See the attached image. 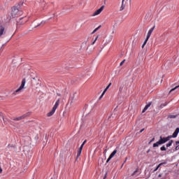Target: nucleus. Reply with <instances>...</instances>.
<instances>
[{"label": "nucleus", "mask_w": 179, "mask_h": 179, "mask_svg": "<svg viewBox=\"0 0 179 179\" xmlns=\"http://www.w3.org/2000/svg\"><path fill=\"white\" fill-rule=\"evenodd\" d=\"M20 5H23V3H20L17 6H13L11 11L12 17H16V16L19 15V12L20 10Z\"/></svg>", "instance_id": "1"}, {"label": "nucleus", "mask_w": 179, "mask_h": 179, "mask_svg": "<svg viewBox=\"0 0 179 179\" xmlns=\"http://www.w3.org/2000/svg\"><path fill=\"white\" fill-rule=\"evenodd\" d=\"M166 142H168L167 138L166 137H163L162 136H159V139L158 141H157L156 143H155L152 145L153 148H159V146H160V145H164V143H166Z\"/></svg>", "instance_id": "2"}, {"label": "nucleus", "mask_w": 179, "mask_h": 179, "mask_svg": "<svg viewBox=\"0 0 179 179\" xmlns=\"http://www.w3.org/2000/svg\"><path fill=\"white\" fill-rule=\"evenodd\" d=\"M166 142H168L167 138L166 137H163L162 136H159V139L158 141H157L156 143H155L152 145L153 148H159V146H160V145H164V143H166Z\"/></svg>", "instance_id": "3"}, {"label": "nucleus", "mask_w": 179, "mask_h": 179, "mask_svg": "<svg viewBox=\"0 0 179 179\" xmlns=\"http://www.w3.org/2000/svg\"><path fill=\"white\" fill-rule=\"evenodd\" d=\"M59 106V99H58L56 102L54 106L52 107L50 112L48 113L47 117H51L54 115V113H55L57 108H58V106Z\"/></svg>", "instance_id": "4"}, {"label": "nucleus", "mask_w": 179, "mask_h": 179, "mask_svg": "<svg viewBox=\"0 0 179 179\" xmlns=\"http://www.w3.org/2000/svg\"><path fill=\"white\" fill-rule=\"evenodd\" d=\"M178 134H179V127H177L175 130V131L173 133V135L171 136H168L166 138V141H170V139H171V138H177V136H178Z\"/></svg>", "instance_id": "5"}, {"label": "nucleus", "mask_w": 179, "mask_h": 179, "mask_svg": "<svg viewBox=\"0 0 179 179\" xmlns=\"http://www.w3.org/2000/svg\"><path fill=\"white\" fill-rule=\"evenodd\" d=\"M24 85H26V78L22 79L21 85L15 90V93H19V92L22 90V89H24Z\"/></svg>", "instance_id": "6"}, {"label": "nucleus", "mask_w": 179, "mask_h": 179, "mask_svg": "<svg viewBox=\"0 0 179 179\" xmlns=\"http://www.w3.org/2000/svg\"><path fill=\"white\" fill-rule=\"evenodd\" d=\"M104 9V6H101L100 8L96 10L92 15V16H97V15H100L101 12H103V10Z\"/></svg>", "instance_id": "7"}, {"label": "nucleus", "mask_w": 179, "mask_h": 179, "mask_svg": "<svg viewBox=\"0 0 179 179\" xmlns=\"http://www.w3.org/2000/svg\"><path fill=\"white\" fill-rule=\"evenodd\" d=\"M111 86V83H110L108 86L105 88V90H103V92H102L101 95L99 97V100L103 97V96H104V94H106V92H107V90H108V89H110V87Z\"/></svg>", "instance_id": "8"}, {"label": "nucleus", "mask_w": 179, "mask_h": 179, "mask_svg": "<svg viewBox=\"0 0 179 179\" xmlns=\"http://www.w3.org/2000/svg\"><path fill=\"white\" fill-rule=\"evenodd\" d=\"M3 34H6V31H5V27L0 26V37H2Z\"/></svg>", "instance_id": "9"}, {"label": "nucleus", "mask_w": 179, "mask_h": 179, "mask_svg": "<svg viewBox=\"0 0 179 179\" xmlns=\"http://www.w3.org/2000/svg\"><path fill=\"white\" fill-rule=\"evenodd\" d=\"M162 164H167V162L165 161L158 164L157 166L153 170V173L157 171V170H159V169L162 167Z\"/></svg>", "instance_id": "10"}, {"label": "nucleus", "mask_w": 179, "mask_h": 179, "mask_svg": "<svg viewBox=\"0 0 179 179\" xmlns=\"http://www.w3.org/2000/svg\"><path fill=\"white\" fill-rule=\"evenodd\" d=\"M150 106H152V101L149 102L148 103H147L145 105V106L144 107V108L142 110V113H145L146 110H148V108H149V107H150Z\"/></svg>", "instance_id": "11"}, {"label": "nucleus", "mask_w": 179, "mask_h": 179, "mask_svg": "<svg viewBox=\"0 0 179 179\" xmlns=\"http://www.w3.org/2000/svg\"><path fill=\"white\" fill-rule=\"evenodd\" d=\"M150 106H152V101L149 102L148 103H147L145 105V106L144 107V108L142 110V113H145L146 110H148V108H149V107H150Z\"/></svg>", "instance_id": "12"}, {"label": "nucleus", "mask_w": 179, "mask_h": 179, "mask_svg": "<svg viewBox=\"0 0 179 179\" xmlns=\"http://www.w3.org/2000/svg\"><path fill=\"white\" fill-rule=\"evenodd\" d=\"M30 115H31V112H27L24 113V115H22V120L27 118V117H30Z\"/></svg>", "instance_id": "13"}, {"label": "nucleus", "mask_w": 179, "mask_h": 179, "mask_svg": "<svg viewBox=\"0 0 179 179\" xmlns=\"http://www.w3.org/2000/svg\"><path fill=\"white\" fill-rule=\"evenodd\" d=\"M0 117H2L3 122L6 123L9 121V120H8V118H5V117H3V113H2V112L0 113Z\"/></svg>", "instance_id": "14"}, {"label": "nucleus", "mask_w": 179, "mask_h": 179, "mask_svg": "<svg viewBox=\"0 0 179 179\" xmlns=\"http://www.w3.org/2000/svg\"><path fill=\"white\" fill-rule=\"evenodd\" d=\"M80 155H82V151L80 150H78L76 162H78V159H79V157H80Z\"/></svg>", "instance_id": "15"}, {"label": "nucleus", "mask_w": 179, "mask_h": 179, "mask_svg": "<svg viewBox=\"0 0 179 179\" xmlns=\"http://www.w3.org/2000/svg\"><path fill=\"white\" fill-rule=\"evenodd\" d=\"M124 1L125 0H122V5H121L120 8V12L124 10V9H125V5H124Z\"/></svg>", "instance_id": "16"}, {"label": "nucleus", "mask_w": 179, "mask_h": 179, "mask_svg": "<svg viewBox=\"0 0 179 179\" xmlns=\"http://www.w3.org/2000/svg\"><path fill=\"white\" fill-rule=\"evenodd\" d=\"M174 143V141L170 140L168 143L166 144V148H170L171 145Z\"/></svg>", "instance_id": "17"}, {"label": "nucleus", "mask_w": 179, "mask_h": 179, "mask_svg": "<svg viewBox=\"0 0 179 179\" xmlns=\"http://www.w3.org/2000/svg\"><path fill=\"white\" fill-rule=\"evenodd\" d=\"M169 104V103L165 102L164 103H162L159 106V110H162V108H163L164 107H166V106H167Z\"/></svg>", "instance_id": "18"}, {"label": "nucleus", "mask_w": 179, "mask_h": 179, "mask_svg": "<svg viewBox=\"0 0 179 179\" xmlns=\"http://www.w3.org/2000/svg\"><path fill=\"white\" fill-rule=\"evenodd\" d=\"M115 155H117V150H114L113 152L110 155L109 157L113 159V157L115 156Z\"/></svg>", "instance_id": "19"}, {"label": "nucleus", "mask_w": 179, "mask_h": 179, "mask_svg": "<svg viewBox=\"0 0 179 179\" xmlns=\"http://www.w3.org/2000/svg\"><path fill=\"white\" fill-rule=\"evenodd\" d=\"M17 23H19L20 24H24V23H26V21L23 22V17H22V18H20V20L17 22Z\"/></svg>", "instance_id": "20"}, {"label": "nucleus", "mask_w": 179, "mask_h": 179, "mask_svg": "<svg viewBox=\"0 0 179 179\" xmlns=\"http://www.w3.org/2000/svg\"><path fill=\"white\" fill-rule=\"evenodd\" d=\"M13 121H20V120H23V117L22 116H20L18 117H13Z\"/></svg>", "instance_id": "21"}, {"label": "nucleus", "mask_w": 179, "mask_h": 179, "mask_svg": "<svg viewBox=\"0 0 179 179\" xmlns=\"http://www.w3.org/2000/svg\"><path fill=\"white\" fill-rule=\"evenodd\" d=\"M99 29H101V25H99L98 27H96V28L92 32V34H94V33H96V31H97L98 30H99Z\"/></svg>", "instance_id": "22"}, {"label": "nucleus", "mask_w": 179, "mask_h": 179, "mask_svg": "<svg viewBox=\"0 0 179 179\" xmlns=\"http://www.w3.org/2000/svg\"><path fill=\"white\" fill-rule=\"evenodd\" d=\"M8 149H10V148H12L11 149V150H13V151H15V145H10V144H8Z\"/></svg>", "instance_id": "23"}, {"label": "nucleus", "mask_w": 179, "mask_h": 179, "mask_svg": "<svg viewBox=\"0 0 179 179\" xmlns=\"http://www.w3.org/2000/svg\"><path fill=\"white\" fill-rule=\"evenodd\" d=\"M160 150L162 152H166V150H167V148H166V146L165 145H162L161 148H160Z\"/></svg>", "instance_id": "24"}, {"label": "nucleus", "mask_w": 179, "mask_h": 179, "mask_svg": "<svg viewBox=\"0 0 179 179\" xmlns=\"http://www.w3.org/2000/svg\"><path fill=\"white\" fill-rule=\"evenodd\" d=\"M155 27H156L154 26L152 28H151V29L148 31V34H152V33H153V30H155Z\"/></svg>", "instance_id": "25"}, {"label": "nucleus", "mask_w": 179, "mask_h": 179, "mask_svg": "<svg viewBox=\"0 0 179 179\" xmlns=\"http://www.w3.org/2000/svg\"><path fill=\"white\" fill-rule=\"evenodd\" d=\"M138 171H139V169H136V170H135L134 173L131 174V177H134V176H136Z\"/></svg>", "instance_id": "26"}, {"label": "nucleus", "mask_w": 179, "mask_h": 179, "mask_svg": "<svg viewBox=\"0 0 179 179\" xmlns=\"http://www.w3.org/2000/svg\"><path fill=\"white\" fill-rule=\"evenodd\" d=\"M45 23V22H41L40 24H38V25H36V27H35V29H37V27H40V25L41 24H44Z\"/></svg>", "instance_id": "27"}, {"label": "nucleus", "mask_w": 179, "mask_h": 179, "mask_svg": "<svg viewBox=\"0 0 179 179\" xmlns=\"http://www.w3.org/2000/svg\"><path fill=\"white\" fill-rule=\"evenodd\" d=\"M145 131V129H142L139 132H137L136 135H140V134H142L143 131Z\"/></svg>", "instance_id": "28"}, {"label": "nucleus", "mask_w": 179, "mask_h": 179, "mask_svg": "<svg viewBox=\"0 0 179 179\" xmlns=\"http://www.w3.org/2000/svg\"><path fill=\"white\" fill-rule=\"evenodd\" d=\"M150 36H152V34L148 33L145 40H149V38H150Z\"/></svg>", "instance_id": "29"}, {"label": "nucleus", "mask_w": 179, "mask_h": 179, "mask_svg": "<svg viewBox=\"0 0 179 179\" xmlns=\"http://www.w3.org/2000/svg\"><path fill=\"white\" fill-rule=\"evenodd\" d=\"M150 36H152V34L148 33L145 40H149V38H150Z\"/></svg>", "instance_id": "30"}, {"label": "nucleus", "mask_w": 179, "mask_h": 179, "mask_svg": "<svg viewBox=\"0 0 179 179\" xmlns=\"http://www.w3.org/2000/svg\"><path fill=\"white\" fill-rule=\"evenodd\" d=\"M75 99V94H73V96H71V104H72V103H73V99Z\"/></svg>", "instance_id": "31"}, {"label": "nucleus", "mask_w": 179, "mask_h": 179, "mask_svg": "<svg viewBox=\"0 0 179 179\" xmlns=\"http://www.w3.org/2000/svg\"><path fill=\"white\" fill-rule=\"evenodd\" d=\"M85 145H83V144H81V145L80 146V148H78V150H83V147H84Z\"/></svg>", "instance_id": "32"}, {"label": "nucleus", "mask_w": 179, "mask_h": 179, "mask_svg": "<svg viewBox=\"0 0 179 179\" xmlns=\"http://www.w3.org/2000/svg\"><path fill=\"white\" fill-rule=\"evenodd\" d=\"M122 89H124V86L121 85L119 88V92L121 93L122 92Z\"/></svg>", "instance_id": "33"}, {"label": "nucleus", "mask_w": 179, "mask_h": 179, "mask_svg": "<svg viewBox=\"0 0 179 179\" xmlns=\"http://www.w3.org/2000/svg\"><path fill=\"white\" fill-rule=\"evenodd\" d=\"M97 38H99V36H97L95 39L94 40V41L92 42V45L94 44V43H96V41H97Z\"/></svg>", "instance_id": "34"}, {"label": "nucleus", "mask_w": 179, "mask_h": 179, "mask_svg": "<svg viewBox=\"0 0 179 179\" xmlns=\"http://www.w3.org/2000/svg\"><path fill=\"white\" fill-rule=\"evenodd\" d=\"M125 62V59L122 60L120 64V66H122V65H124V63Z\"/></svg>", "instance_id": "35"}, {"label": "nucleus", "mask_w": 179, "mask_h": 179, "mask_svg": "<svg viewBox=\"0 0 179 179\" xmlns=\"http://www.w3.org/2000/svg\"><path fill=\"white\" fill-rule=\"evenodd\" d=\"M148 39H145L143 42V45H146L147 43H148Z\"/></svg>", "instance_id": "36"}, {"label": "nucleus", "mask_w": 179, "mask_h": 179, "mask_svg": "<svg viewBox=\"0 0 179 179\" xmlns=\"http://www.w3.org/2000/svg\"><path fill=\"white\" fill-rule=\"evenodd\" d=\"M176 117H177V115H171L170 116V118H176Z\"/></svg>", "instance_id": "37"}, {"label": "nucleus", "mask_w": 179, "mask_h": 179, "mask_svg": "<svg viewBox=\"0 0 179 179\" xmlns=\"http://www.w3.org/2000/svg\"><path fill=\"white\" fill-rule=\"evenodd\" d=\"M152 142H155V137H153L150 141L149 142V143H152Z\"/></svg>", "instance_id": "38"}, {"label": "nucleus", "mask_w": 179, "mask_h": 179, "mask_svg": "<svg viewBox=\"0 0 179 179\" xmlns=\"http://www.w3.org/2000/svg\"><path fill=\"white\" fill-rule=\"evenodd\" d=\"M86 142H87V140H85L81 145H84L86 144Z\"/></svg>", "instance_id": "39"}, {"label": "nucleus", "mask_w": 179, "mask_h": 179, "mask_svg": "<svg viewBox=\"0 0 179 179\" xmlns=\"http://www.w3.org/2000/svg\"><path fill=\"white\" fill-rule=\"evenodd\" d=\"M113 158H110V157H109L108 158V159L106 160V163H108L110 162V160H111Z\"/></svg>", "instance_id": "40"}, {"label": "nucleus", "mask_w": 179, "mask_h": 179, "mask_svg": "<svg viewBox=\"0 0 179 179\" xmlns=\"http://www.w3.org/2000/svg\"><path fill=\"white\" fill-rule=\"evenodd\" d=\"M179 150V145H177L176 148H175V150L177 151Z\"/></svg>", "instance_id": "41"}, {"label": "nucleus", "mask_w": 179, "mask_h": 179, "mask_svg": "<svg viewBox=\"0 0 179 179\" xmlns=\"http://www.w3.org/2000/svg\"><path fill=\"white\" fill-rule=\"evenodd\" d=\"M127 160H128V157H126V158H125V159H124V162H123L124 164H125V163H127Z\"/></svg>", "instance_id": "42"}, {"label": "nucleus", "mask_w": 179, "mask_h": 179, "mask_svg": "<svg viewBox=\"0 0 179 179\" xmlns=\"http://www.w3.org/2000/svg\"><path fill=\"white\" fill-rule=\"evenodd\" d=\"M106 153H107V149H105V150H103V155H106Z\"/></svg>", "instance_id": "43"}, {"label": "nucleus", "mask_w": 179, "mask_h": 179, "mask_svg": "<svg viewBox=\"0 0 179 179\" xmlns=\"http://www.w3.org/2000/svg\"><path fill=\"white\" fill-rule=\"evenodd\" d=\"M162 178V173L158 175V178Z\"/></svg>", "instance_id": "44"}, {"label": "nucleus", "mask_w": 179, "mask_h": 179, "mask_svg": "<svg viewBox=\"0 0 179 179\" xmlns=\"http://www.w3.org/2000/svg\"><path fill=\"white\" fill-rule=\"evenodd\" d=\"M106 178H107V173H106V175L103 177V179H106Z\"/></svg>", "instance_id": "45"}, {"label": "nucleus", "mask_w": 179, "mask_h": 179, "mask_svg": "<svg viewBox=\"0 0 179 179\" xmlns=\"http://www.w3.org/2000/svg\"><path fill=\"white\" fill-rule=\"evenodd\" d=\"M175 143H176V145H178L179 141H176Z\"/></svg>", "instance_id": "46"}, {"label": "nucleus", "mask_w": 179, "mask_h": 179, "mask_svg": "<svg viewBox=\"0 0 179 179\" xmlns=\"http://www.w3.org/2000/svg\"><path fill=\"white\" fill-rule=\"evenodd\" d=\"M2 173V168H0V174Z\"/></svg>", "instance_id": "47"}, {"label": "nucleus", "mask_w": 179, "mask_h": 179, "mask_svg": "<svg viewBox=\"0 0 179 179\" xmlns=\"http://www.w3.org/2000/svg\"><path fill=\"white\" fill-rule=\"evenodd\" d=\"M141 48H145V45H143H143H142Z\"/></svg>", "instance_id": "48"}, {"label": "nucleus", "mask_w": 179, "mask_h": 179, "mask_svg": "<svg viewBox=\"0 0 179 179\" xmlns=\"http://www.w3.org/2000/svg\"><path fill=\"white\" fill-rule=\"evenodd\" d=\"M150 152V149H149L148 151H147V153H149Z\"/></svg>", "instance_id": "49"}, {"label": "nucleus", "mask_w": 179, "mask_h": 179, "mask_svg": "<svg viewBox=\"0 0 179 179\" xmlns=\"http://www.w3.org/2000/svg\"><path fill=\"white\" fill-rule=\"evenodd\" d=\"M123 166H124V163L122 164L121 169H122Z\"/></svg>", "instance_id": "50"}, {"label": "nucleus", "mask_w": 179, "mask_h": 179, "mask_svg": "<svg viewBox=\"0 0 179 179\" xmlns=\"http://www.w3.org/2000/svg\"><path fill=\"white\" fill-rule=\"evenodd\" d=\"M162 166H166V164H162V165H161V167H162Z\"/></svg>", "instance_id": "51"}, {"label": "nucleus", "mask_w": 179, "mask_h": 179, "mask_svg": "<svg viewBox=\"0 0 179 179\" xmlns=\"http://www.w3.org/2000/svg\"><path fill=\"white\" fill-rule=\"evenodd\" d=\"M115 110H117V108H115V109H114V111H115Z\"/></svg>", "instance_id": "52"}, {"label": "nucleus", "mask_w": 179, "mask_h": 179, "mask_svg": "<svg viewBox=\"0 0 179 179\" xmlns=\"http://www.w3.org/2000/svg\"><path fill=\"white\" fill-rule=\"evenodd\" d=\"M108 118H109V119H110V118H111V116H109V117H108Z\"/></svg>", "instance_id": "53"}, {"label": "nucleus", "mask_w": 179, "mask_h": 179, "mask_svg": "<svg viewBox=\"0 0 179 179\" xmlns=\"http://www.w3.org/2000/svg\"><path fill=\"white\" fill-rule=\"evenodd\" d=\"M10 1H13V0H10Z\"/></svg>", "instance_id": "54"}]
</instances>
